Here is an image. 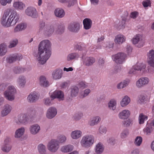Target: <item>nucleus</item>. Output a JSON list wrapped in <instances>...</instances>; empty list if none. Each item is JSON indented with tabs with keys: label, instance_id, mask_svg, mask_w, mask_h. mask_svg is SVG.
I'll use <instances>...</instances> for the list:
<instances>
[{
	"label": "nucleus",
	"instance_id": "nucleus-62",
	"mask_svg": "<svg viewBox=\"0 0 154 154\" xmlns=\"http://www.w3.org/2000/svg\"><path fill=\"white\" fill-rule=\"evenodd\" d=\"M57 33L59 34L62 33L64 32L65 27L63 26H60L58 27Z\"/></svg>",
	"mask_w": 154,
	"mask_h": 154
},
{
	"label": "nucleus",
	"instance_id": "nucleus-44",
	"mask_svg": "<svg viewBox=\"0 0 154 154\" xmlns=\"http://www.w3.org/2000/svg\"><path fill=\"white\" fill-rule=\"evenodd\" d=\"M61 3L68 2V7H70L74 5L76 2V0H58Z\"/></svg>",
	"mask_w": 154,
	"mask_h": 154
},
{
	"label": "nucleus",
	"instance_id": "nucleus-42",
	"mask_svg": "<svg viewBox=\"0 0 154 154\" xmlns=\"http://www.w3.org/2000/svg\"><path fill=\"white\" fill-rule=\"evenodd\" d=\"M116 101L114 99L111 100L108 103L109 109L112 110H114L116 107Z\"/></svg>",
	"mask_w": 154,
	"mask_h": 154
},
{
	"label": "nucleus",
	"instance_id": "nucleus-56",
	"mask_svg": "<svg viewBox=\"0 0 154 154\" xmlns=\"http://www.w3.org/2000/svg\"><path fill=\"white\" fill-rule=\"evenodd\" d=\"M52 99H51L49 98H45L44 99V102L46 106H50L51 105L52 103Z\"/></svg>",
	"mask_w": 154,
	"mask_h": 154
},
{
	"label": "nucleus",
	"instance_id": "nucleus-6",
	"mask_svg": "<svg viewBox=\"0 0 154 154\" xmlns=\"http://www.w3.org/2000/svg\"><path fill=\"white\" fill-rule=\"evenodd\" d=\"M59 147L60 144L59 141L56 140H51L48 143V149L52 152H57Z\"/></svg>",
	"mask_w": 154,
	"mask_h": 154
},
{
	"label": "nucleus",
	"instance_id": "nucleus-51",
	"mask_svg": "<svg viewBox=\"0 0 154 154\" xmlns=\"http://www.w3.org/2000/svg\"><path fill=\"white\" fill-rule=\"evenodd\" d=\"M48 26H45V22L43 21H41L40 22L39 30L40 31L43 30L45 32L47 31Z\"/></svg>",
	"mask_w": 154,
	"mask_h": 154
},
{
	"label": "nucleus",
	"instance_id": "nucleus-27",
	"mask_svg": "<svg viewBox=\"0 0 154 154\" xmlns=\"http://www.w3.org/2000/svg\"><path fill=\"white\" fill-rule=\"evenodd\" d=\"M130 114V112L128 110H124L119 114V117L122 119H125L128 118Z\"/></svg>",
	"mask_w": 154,
	"mask_h": 154
},
{
	"label": "nucleus",
	"instance_id": "nucleus-5",
	"mask_svg": "<svg viewBox=\"0 0 154 154\" xmlns=\"http://www.w3.org/2000/svg\"><path fill=\"white\" fill-rule=\"evenodd\" d=\"M8 90L4 93L5 97L7 100L12 101L14 99V95L16 93V90L14 87L12 85L8 86Z\"/></svg>",
	"mask_w": 154,
	"mask_h": 154
},
{
	"label": "nucleus",
	"instance_id": "nucleus-50",
	"mask_svg": "<svg viewBox=\"0 0 154 154\" xmlns=\"http://www.w3.org/2000/svg\"><path fill=\"white\" fill-rule=\"evenodd\" d=\"M18 43V41L16 39H12L10 42V45L8 46L9 48H12L15 47Z\"/></svg>",
	"mask_w": 154,
	"mask_h": 154
},
{
	"label": "nucleus",
	"instance_id": "nucleus-25",
	"mask_svg": "<svg viewBox=\"0 0 154 154\" xmlns=\"http://www.w3.org/2000/svg\"><path fill=\"white\" fill-rule=\"evenodd\" d=\"M25 131V128L23 127H21L17 129L15 133V137L16 138H20L24 134Z\"/></svg>",
	"mask_w": 154,
	"mask_h": 154
},
{
	"label": "nucleus",
	"instance_id": "nucleus-16",
	"mask_svg": "<svg viewBox=\"0 0 154 154\" xmlns=\"http://www.w3.org/2000/svg\"><path fill=\"white\" fill-rule=\"evenodd\" d=\"M23 57L20 54H16L7 57L6 61L7 62L11 63L17 60H20L22 59Z\"/></svg>",
	"mask_w": 154,
	"mask_h": 154
},
{
	"label": "nucleus",
	"instance_id": "nucleus-39",
	"mask_svg": "<svg viewBox=\"0 0 154 154\" xmlns=\"http://www.w3.org/2000/svg\"><path fill=\"white\" fill-rule=\"evenodd\" d=\"M130 101V98L127 96H125L121 101L120 104L122 107H124L128 105Z\"/></svg>",
	"mask_w": 154,
	"mask_h": 154
},
{
	"label": "nucleus",
	"instance_id": "nucleus-12",
	"mask_svg": "<svg viewBox=\"0 0 154 154\" xmlns=\"http://www.w3.org/2000/svg\"><path fill=\"white\" fill-rule=\"evenodd\" d=\"M25 12L27 15L32 18H36L38 17V15L36 10L33 7H28L26 10Z\"/></svg>",
	"mask_w": 154,
	"mask_h": 154
},
{
	"label": "nucleus",
	"instance_id": "nucleus-24",
	"mask_svg": "<svg viewBox=\"0 0 154 154\" xmlns=\"http://www.w3.org/2000/svg\"><path fill=\"white\" fill-rule=\"evenodd\" d=\"M39 84L40 85L44 87H47L49 85L48 81L46 79L44 76H41L39 78Z\"/></svg>",
	"mask_w": 154,
	"mask_h": 154
},
{
	"label": "nucleus",
	"instance_id": "nucleus-49",
	"mask_svg": "<svg viewBox=\"0 0 154 154\" xmlns=\"http://www.w3.org/2000/svg\"><path fill=\"white\" fill-rule=\"evenodd\" d=\"M128 84V81H124L119 84L117 85V87L118 89L123 88L127 86Z\"/></svg>",
	"mask_w": 154,
	"mask_h": 154
},
{
	"label": "nucleus",
	"instance_id": "nucleus-46",
	"mask_svg": "<svg viewBox=\"0 0 154 154\" xmlns=\"http://www.w3.org/2000/svg\"><path fill=\"white\" fill-rule=\"evenodd\" d=\"M147 118V116L143 114V113L140 114L139 117V124H143L144 121L146 120Z\"/></svg>",
	"mask_w": 154,
	"mask_h": 154
},
{
	"label": "nucleus",
	"instance_id": "nucleus-60",
	"mask_svg": "<svg viewBox=\"0 0 154 154\" xmlns=\"http://www.w3.org/2000/svg\"><path fill=\"white\" fill-rule=\"evenodd\" d=\"M142 4L144 7H147L150 5L151 4V1L149 0H146L142 2Z\"/></svg>",
	"mask_w": 154,
	"mask_h": 154
},
{
	"label": "nucleus",
	"instance_id": "nucleus-40",
	"mask_svg": "<svg viewBox=\"0 0 154 154\" xmlns=\"http://www.w3.org/2000/svg\"><path fill=\"white\" fill-rule=\"evenodd\" d=\"M11 146L9 144L7 143H5L2 147V150L5 152H8L11 149Z\"/></svg>",
	"mask_w": 154,
	"mask_h": 154
},
{
	"label": "nucleus",
	"instance_id": "nucleus-31",
	"mask_svg": "<svg viewBox=\"0 0 154 154\" xmlns=\"http://www.w3.org/2000/svg\"><path fill=\"white\" fill-rule=\"evenodd\" d=\"M125 41V37L122 35H119L116 36L115 41L116 43L121 44Z\"/></svg>",
	"mask_w": 154,
	"mask_h": 154
},
{
	"label": "nucleus",
	"instance_id": "nucleus-30",
	"mask_svg": "<svg viewBox=\"0 0 154 154\" xmlns=\"http://www.w3.org/2000/svg\"><path fill=\"white\" fill-rule=\"evenodd\" d=\"M74 148L73 145L68 144L62 146L61 148V151L63 152H68L72 151Z\"/></svg>",
	"mask_w": 154,
	"mask_h": 154
},
{
	"label": "nucleus",
	"instance_id": "nucleus-32",
	"mask_svg": "<svg viewBox=\"0 0 154 154\" xmlns=\"http://www.w3.org/2000/svg\"><path fill=\"white\" fill-rule=\"evenodd\" d=\"M13 6L15 9L22 10L25 7V5L21 2H15L13 5Z\"/></svg>",
	"mask_w": 154,
	"mask_h": 154
},
{
	"label": "nucleus",
	"instance_id": "nucleus-17",
	"mask_svg": "<svg viewBox=\"0 0 154 154\" xmlns=\"http://www.w3.org/2000/svg\"><path fill=\"white\" fill-rule=\"evenodd\" d=\"M51 98L52 99L56 98L60 100H63L64 97V95L63 92L61 91L56 90L50 95Z\"/></svg>",
	"mask_w": 154,
	"mask_h": 154
},
{
	"label": "nucleus",
	"instance_id": "nucleus-48",
	"mask_svg": "<svg viewBox=\"0 0 154 154\" xmlns=\"http://www.w3.org/2000/svg\"><path fill=\"white\" fill-rule=\"evenodd\" d=\"M36 117V111L35 110H32L30 113L29 117V121L30 122L33 121Z\"/></svg>",
	"mask_w": 154,
	"mask_h": 154
},
{
	"label": "nucleus",
	"instance_id": "nucleus-11",
	"mask_svg": "<svg viewBox=\"0 0 154 154\" xmlns=\"http://www.w3.org/2000/svg\"><path fill=\"white\" fill-rule=\"evenodd\" d=\"M39 96V94L38 92L34 91L29 94L27 97V100L29 103H34L38 100Z\"/></svg>",
	"mask_w": 154,
	"mask_h": 154
},
{
	"label": "nucleus",
	"instance_id": "nucleus-63",
	"mask_svg": "<svg viewBox=\"0 0 154 154\" xmlns=\"http://www.w3.org/2000/svg\"><path fill=\"white\" fill-rule=\"evenodd\" d=\"M11 1L12 0H0V2L2 5L5 6L7 3H10Z\"/></svg>",
	"mask_w": 154,
	"mask_h": 154
},
{
	"label": "nucleus",
	"instance_id": "nucleus-53",
	"mask_svg": "<svg viewBox=\"0 0 154 154\" xmlns=\"http://www.w3.org/2000/svg\"><path fill=\"white\" fill-rule=\"evenodd\" d=\"M142 141V137L140 136H138L136 137L135 140L134 144L136 146H140L141 144Z\"/></svg>",
	"mask_w": 154,
	"mask_h": 154
},
{
	"label": "nucleus",
	"instance_id": "nucleus-22",
	"mask_svg": "<svg viewBox=\"0 0 154 154\" xmlns=\"http://www.w3.org/2000/svg\"><path fill=\"white\" fill-rule=\"evenodd\" d=\"M29 130L31 134L35 135L39 132L40 127L37 124H34L30 126Z\"/></svg>",
	"mask_w": 154,
	"mask_h": 154
},
{
	"label": "nucleus",
	"instance_id": "nucleus-23",
	"mask_svg": "<svg viewBox=\"0 0 154 154\" xmlns=\"http://www.w3.org/2000/svg\"><path fill=\"white\" fill-rule=\"evenodd\" d=\"M12 109L11 106L8 104L5 105L3 107V109L1 111V115L2 117L7 116L9 113Z\"/></svg>",
	"mask_w": 154,
	"mask_h": 154
},
{
	"label": "nucleus",
	"instance_id": "nucleus-2",
	"mask_svg": "<svg viewBox=\"0 0 154 154\" xmlns=\"http://www.w3.org/2000/svg\"><path fill=\"white\" fill-rule=\"evenodd\" d=\"M51 54V51H48V52L46 50H44L40 48L38 49V52L35 53L34 56L37 57L38 63L43 65L46 63L50 57Z\"/></svg>",
	"mask_w": 154,
	"mask_h": 154
},
{
	"label": "nucleus",
	"instance_id": "nucleus-1",
	"mask_svg": "<svg viewBox=\"0 0 154 154\" xmlns=\"http://www.w3.org/2000/svg\"><path fill=\"white\" fill-rule=\"evenodd\" d=\"M19 18L17 12L11 9L5 10L1 20L3 26L8 27L16 24Z\"/></svg>",
	"mask_w": 154,
	"mask_h": 154
},
{
	"label": "nucleus",
	"instance_id": "nucleus-47",
	"mask_svg": "<svg viewBox=\"0 0 154 154\" xmlns=\"http://www.w3.org/2000/svg\"><path fill=\"white\" fill-rule=\"evenodd\" d=\"M7 52V49L5 46L3 44L0 45V56H3Z\"/></svg>",
	"mask_w": 154,
	"mask_h": 154
},
{
	"label": "nucleus",
	"instance_id": "nucleus-7",
	"mask_svg": "<svg viewBox=\"0 0 154 154\" xmlns=\"http://www.w3.org/2000/svg\"><path fill=\"white\" fill-rule=\"evenodd\" d=\"M29 121V118L25 114H20L14 120V122L17 125H26Z\"/></svg>",
	"mask_w": 154,
	"mask_h": 154
},
{
	"label": "nucleus",
	"instance_id": "nucleus-43",
	"mask_svg": "<svg viewBox=\"0 0 154 154\" xmlns=\"http://www.w3.org/2000/svg\"><path fill=\"white\" fill-rule=\"evenodd\" d=\"M14 72L16 74H19L24 72L25 71V69L23 67H15L13 69Z\"/></svg>",
	"mask_w": 154,
	"mask_h": 154
},
{
	"label": "nucleus",
	"instance_id": "nucleus-45",
	"mask_svg": "<svg viewBox=\"0 0 154 154\" xmlns=\"http://www.w3.org/2000/svg\"><path fill=\"white\" fill-rule=\"evenodd\" d=\"M83 116V113L81 112H78L74 114L73 118L75 120H79Z\"/></svg>",
	"mask_w": 154,
	"mask_h": 154
},
{
	"label": "nucleus",
	"instance_id": "nucleus-26",
	"mask_svg": "<svg viewBox=\"0 0 154 154\" xmlns=\"http://www.w3.org/2000/svg\"><path fill=\"white\" fill-rule=\"evenodd\" d=\"M54 12L55 16L60 18L63 17L65 15L64 10L60 8H56Z\"/></svg>",
	"mask_w": 154,
	"mask_h": 154
},
{
	"label": "nucleus",
	"instance_id": "nucleus-21",
	"mask_svg": "<svg viewBox=\"0 0 154 154\" xmlns=\"http://www.w3.org/2000/svg\"><path fill=\"white\" fill-rule=\"evenodd\" d=\"M63 71L60 69L55 70L52 73V76L54 79L57 80L60 79L62 77Z\"/></svg>",
	"mask_w": 154,
	"mask_h": 154
},
{
	"label": "nucleus",
	"instance_id": "nucleus-35",
	"mask_svg": "<svg viewBox=\"0 0 154 154\" xmlns=\"http://www.w3.org/2000/svg\"><path fill=\"white\" fill-rule=\"evenodd\" d=\"M101 119L99 116H97L91 119L89 122V125L91 126H93L97 124L100 121Z\"/></svg>",
	"mask_w": 154,
	"mask_h": 154
},
{
	"label": "nucleus",
	"instance_id": "nucleus-10",
	"mask_svg": "<svg viewBox=\"0 0 154 154\" xmlns=\"http://www.w3.org/2000/svg\"><path fill=\"white\" fill-rule=\"evenodd\" d=\"M51 44L50 41L48 40H45L42 41L40 43L38 49L46 50L48 52V51H51Z\"/></svg>",
	"mask_w": 154,
	"mask_h": 154
},
{
	"label": "nucleus",
	"instance_id": "nucleus-8",
	"mask_svg": "<svg viewBox=\"0 0 154 154\" xmlns=\"http://www.w3.org/2000/svg\"><path fill=\"white\" fill-rule=\"evenodd\" d=\"M126 57V54L122 52H119L113 56V60L118 64H122L124 61Z\"/></svg>",
	"mask_w": 154,
	"mask_h": 154
},
{
	"label": "nucleus",
	"instance_id": "nucleus-41",
	"mask_svg": "<svg viewBox=\"0 0 154 154\" xmlns=\"http://www.w3.org/2000/svg\"><path fill=\"white\" fill-rule=\"evenodd\" d=\"M79 92L78 88L75 86H72L71 88V95L72 97H75L77 95Z\"/></svg>",
	"mask_w": 154,
	"mask_h": 154
},
{
	"label": "nucleus",
	"instance_id": "nucleus-28",
	"mask_svg": "<svg viewBox=\"0 0 154 154\" xmlns=\"http://www.w3.org/2000/svg\"><path fill=\"white\" fill-rule=\"evenodd\" d=\"M92 21L90 19L85 18L83 21L84 27L85 29H88L91 28L92 24Z\"/></svg>",
	"mask_w": 154,
	"mask_h": 154
},
{
	"label": "nucleus",
	"instance_id": "nucleus-54",
	"mask_svg": "<svg viewBox=\"0 0 154 154\" xmlns=\"http://www.w3.org/2000/svg\"><path fill=\"white\" fill-rule=\"evenodd\" d=\"M74 48L75 51H82L84 50V48L80 43L75 44L74 45Z\"/></svg>",
	"mask_w": 154,
	"mask_h": 154
},
{
	"label": "nucleus",
	"instance_id": "nucleus-14",
	"mask_svg": "<svg viewBox=\"0 0 154 154\" xmlns=\"http://www.w3.org/2000/svg\"><path fill=\"white\" fill-rule=\"evenodd\" d=\"M149 81V80L148 78L142 77L137 81L136 85L137 87L141 88L147 85Z\"/></svg>",
	"mask_w": 154,
	"mask_h": 154
},
{
	"label": "nucleus",
	"instance_id": "nucleus-55",
	"mask_svg": "<svg viewBox=\"0 0 154 154\" xmlns=\"http://www.w3.org/2000/svg\"><path fill=\"white\" fill-rule=\"evenodd\" d=\"M129 134L128 130L126 129L123 131L121 133V137L122 138H125Z\"/></svg>",
	"mask_w": 154,
	"mask_h": 154
},
{
	"label": "nucleus",
	"instance_id": "nucleus-4",
	"mask_svg": "<svg viewBox=\"0 0 154 154\" xmlns=\"http://www.w3.org/2000/svg\"><path fill=\"white\" fill-rule=\"evenodd\" d=\"M94 141L95 138L93 135L87 134L83 137L80 143L83 147L88 148L93 145Z\"/></svg>",
	"mask_w": 154,
	"mask_h": 154
},
{
	"label": "nucleus",
	"instance_id": "nucleus-57",
	"mask_svg": "<svg viewBox=\"0 0 154 154\" xmlns=\"http://www.w3.org/2000/svg\"><path fill=\"white\" fill-rule=\"evenodd\" d=\"M131 120L129 119H128L125 120L123 122H122V123L123 126H124L125 127H127L130 125L131 124Z\"/></svg>",
	"mask_w": 154,
	"mask_h": 154
},
{
	"label": "nucleus",
	"instance_id": "nucleus-33",
	"mask_svg": "<svg viewBox=\"0 0 154 154\" xmlns=\"http://www.w3.org/2000/svg\"><path fill=\"white\" fill-rule=\"evenodd\" d=\"M37 149L40 154H47L46 147L43 144H39L37 146Z\"/></svg>",
	"mask_w": 154,
	"mask_h": 154
},
{
	"label": "nucleus",
	"instance_id": "nucleus-52",
	"mask_svg": "<svg viewBox=\"0 0 154 154\" xmlns=\"http://www.w3.org/2000/svg\"><path fill=\"white\" fill-rule=\"evenodd\" d=\"M47 31H45V33L48 35L49 36L51 35L54 31V28L53 26H48Z\"/></svg>",
	"mask_w": 154,
	"mask_h": 154
},
{
	"label": "nucleus",
	"instance_id": "nucleus-36",
	"mask_svg": "<svg viewBox=\"0 0 154 154\" xmlns=\"http://www.w3.org/2000/svg\"><path fill=\"white\" fill-rule=\"evenodd\" d=\"M26 25L23 23H21L18 25L14 29V32H19L24 30L26 28Z\"/></svg>",
	"mask_w": 154,
	"mask_h": 154
},
{
	"label": "nucleus",
	"instance_id": "nucleus-15",
	"mask_svg": "<svg viewBox=\"0 0 154 154\" xmlns=\"http://www.w3.org/2000/svg\"><path fill=\"white\" fill-rule=\"evenodd\" d=\"M146 66L144 64L142 63H137L136 65L134 66L130 69L129 72V73L130 74H134L136 73V71L137 70H140L144 69Z\"/></svg>",
	"mask_w": 154,
	"mask_h": 154
},
{
	"label": "nucleus",
	"instance_id": "nucleus-64",
	"mask_svg": "<svg viewBox=\"0 0 154 154\" xmlns=\"http://www.w3.org/2000/svg\"><path fill=\"white\" fill-rule=\"evenodd\" d=\"M59 141L60 143L65 142L66 140V137L64 135L61 136L59 138Z\"/></svg>",
	"mask_w": 154,
	"mask_h": 154
},
{
	"label": "nucleus",
	"instance_id": "nucleus-34",
	"mask_svg": "<svg viewBox=\"0 0 154 154\" xmlns=\"http://www.w3.org/2000/svg\"><path fill=\"white\" fill-rule=\"evenodd\" d=\"M79 56L80 55L78 53L73 52L70 53L68 55L67 59L68 61H70L79 58Z\"/></svg>",
	"mask_w": 154,
	"mask_h": 154
},
{
	"label": "nucleus",
	"instance_id": "nucleus-18",
	"mask_svg": "<svg viewBox=\"0 0 154 154\" xmlns=\"http://www.w3.org/2000/svg\"><path fill=\"white\" fill-rule=\"evenodd\" d=\"M57 113V110L55 108L51 107L48 109L46 116L48 118L51 119L54 117Z\"/></svg>",
	"mask_w": 154,
	"mask_h": 154
},
{
	"label": "nucleus",
	"instance_id": "nucleus-9",
	"mask_svg": "<svg viewBox=\"0 0 154 154\" xmlns=\"http://www.w3.org/2000/svg\"><path fill=\"white\" fill-rule=\"evenodd\" d=\"M133 44L136 45L138 48L143 47L144 44V42L142 38V37L140 34H137L132 39Z\"/></svg>",
	"mask_w": 154,
	"mask_h": 154
},
{
	"label": "nucleus",
	"instance_id": "nucleus-19",
	"mask_svg": "<svg viewBox=\"0 0 154 154\" xmlns=\"http://www.w3.org/2000/svg\"><path fill=\"white\" fill-rule=\"evenodd\" d=\"M148 63L152 67H154V50L152 49L147 54Z\"/></svg>",
	"mask_w": 154,
	"mask_h": 154
},
{
	"label": "nucleus",
	"instance_id": "nucleus-37",
	"mask_svg": "<svg viewBox=\"0 0 154 154\" xmlns=\"http://www.w3.org/2000/svg\"><path fill=\"white\" fill-rule=\"evenodd\" d=\"M17 82L20 86L23 87L26 82L25 77L23 75L20 76L17 79Z\"/></svg>",
	"mask_w": 154,
	"mask_h": 154
},
{
	"label": "nucleus",
	"instance_id": "nucleus-61",
	"mask_svg": "<svg viewBox=\"0 0 154 154\" xmlns=\"http://www.w3.org/2000/svg\"><path fill=\"white\" fill-rule=\"evenodd\" d=\"M152 131L153 128L151 126L149 127H146V128L144 130V131L146 132V134L148 135Z\"/></svg>",
	"mask_w": 154,
	"mask_h": 154
},
{
	"label": "nucleus",
	"instance_id": "nucleus-20",
	"mask_svg": "<svg viewBox=\"0 0 154 154\" xmlns=\"http://www.w3.org/2000/svg\"><path fill=\"white\" fill-rule=\"evenodd\" d=\"M82 58L83 64L87 66L92 65L95 61V59L93 57H87L83 58L82 57Z\"/></svg>",
	"mask_w": 154,
	"mask_h": 154
},
{
	"label": "nucleus",
	"instance_id": "nucleus-29",
	"mask_svg": "<svg viewBox=\"0 0 154 154\" xmlns=\"http://www.w3.org/2000/svg\"><path fill=\"white\" fill-rule=\"evenodd\" d=\"M82 132L80 130H75L72 131L71 134V136L73 139H77L80 137Z\"/></svg>",
	"mask_w": 154,
	"mask_h": 154
},
{
	"label": "nucleus",
	"instance_id": "nucleus-13",
	"mask_svg": "<svg viewBox=\"0 0 154 154\" xmlns=\"http://www.w3.org/2000/svg\"><path fill=\"white\" fill-rule=\"evenodd\" d=\"M80 28V25L79 23L73 22L69 23L68 26V29L70 31L77 33L79 31Z\"/></svg>",
	"mask_w": 154,
	"mask_h": 154
},
{
	"label": "nucleus",
	"instance_id": "nucleus-58",
	"mask_svg": "<svg viewBox=\"0 0 154 154\" xmlns=\"http://www.w3.org/2000/svg\"><path fill=\"white\" fill-rule=\"evenodd\" d=\"M120 71L119 66L117 65H116L114 68L111 70V73L113 74L117 73Z\"/></svg>",
	"mask_w": 154,
	"mask_h": 154
},
{
	"label": "nucleus",
	"instance_id": "nucleus-38",
	"mask_svg": "<svg viewBox=\"0 0 154 154\" xmlns=\"http://www.w3.org/2000/svg\"><path fill=\"white\" fill-rule=\"evenodd\" d=\"M103 150V145L101 143H99L96 146L95 152L97 154H101Z\"/></svg>",
	"mask_w": 154,
	"mask_h": 154
},
{
	"label": "nucleus",
	"instance_id": "nucleus-3",
	"mask_svg": "<svg viewBox=\"0 0 154 154\" xmlns=\"http://www.w3.org/2000/svg\"><path fill=\"white\" fill-rule=\"evenodd\" d=\"M125 14L122 17V20L120 21L117 25L118 28L119 29H124L125 26V23L129 21L130 18H135L137 16L138 13L136 12H132L131 13L130 16H129L127 11L125 12Z\"/></svg>",
	"mask_w": 154,
	"mask_h": 154
},
{
	"label": "nucleus",
	"instance_id": "nucleus-59",
	"mask_svg": "<svg viewBox=\"0 0 154 154\" xmlns=\"http://www.w3.org/2000/svg\"><path fill=\"white\" fill-rule=\"evenodd\" d=\"M107 142L110 145L113 146L116 143V140L113 138H110L108 140Z\"/></svg>",
	"mask_w": 154,
	"mask_h": 154
}]
</instances>
